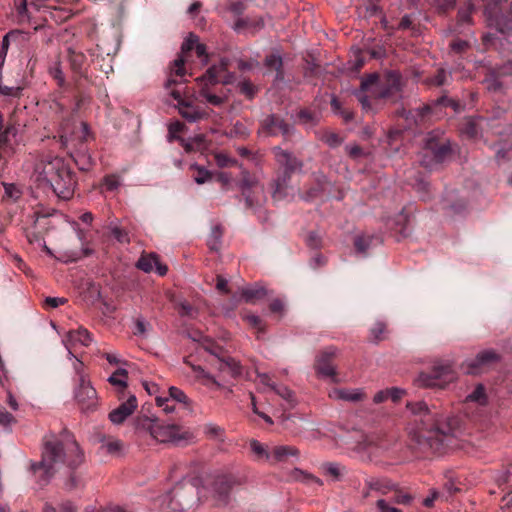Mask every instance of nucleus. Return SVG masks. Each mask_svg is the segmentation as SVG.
Returning <instances> with one entry per match:
<instances>
[{
  "mask_svg": "<svg viewBox=\"0 0 512 512\" xmlns=\"http://www.w3.org/2000/svg\"><path fill=\"white\" fill-rule=\"evenodd\" d=\"M198 484V479L179 483L164 497L163 503H166L167 509L172 512H183L192 508L205 496L203 492L208 491L216 505H224L229 500L232 488L240 485L241 480L232 474H218L207 481V487L199 490Z\"/></svg>",
  "mask_w": 512,
  "mask_h": 512,
  "instance_id": "obj_1",
  "label": "nucleus"
},
{
  "mask_svg": "<svg viewBox=\"0 0 512 512\" xmlns=\"http://www.w3.org/2000/svg\"><path fill=\"white\" fill-rule=\"evenodd\" d=\"M83 460V453L74 436L64 430L58 436L45 437L42 459L33 463L31 469L35 474H39L44 483H47L60 467L76 469Z\"/></svg>",
  "mask_w": 512,
  "mask_h": 512,
  "instance_id": "obj_2",
  "label": "nucleus"
},
{
  "mask_svg": "<svg viewBox=\"0 0 512 512\" xmlns=\"http://www.w3.org/2000/svg\"><path fill=\"white\" fill-rule=\"evenodd\" d=\"M407 408L415 415H422L421 427L416 434L417 443L423 450L442 453L453 442V436L458 425L456 418L442 421L436 417L426 403H407Z\"/></svg>",
  "mask_w": 512,
  "mask_h": 512,
  "instance_id": "obj_3",
  "label": "nucleus"
},
{
  "mask_svg": "<svg viewBox=\"0 0 512 512\" xmlns=\"http://www.w3.org/2000/svg\"><path fill=\"white\" fill-rule=\"evenodd\" d=\"M403 80L398 71L370 74L361 81L358 101L366 111H377L382 103H395L402 97Z\"/></svg>",
  "mask_w": 512,
  "mask_h": 512,
  "instance_id": "obj_4",
  "label": "nucleus"
},
{
  "mask_svg": "<svg viewBox=\"0 0 512 512\" xmlns=\"http://www.w3.org/2000/svg\"><path fill=\"white\" fill-rule=\"evenodd\" d=\"M36 180L46 184L63 200L74 195L76 175L60 157H45L35 166Z\"/></svg>",
  "mask_w": 512,
  "mask_h": 512,
  "instance_id": "obj_5",
  "label": "nucleus"
},
{
  "mask_svg": "<svg viewBox=\"0 0 512 512\" xmlns=\"http://www.w3.org/2000/svg\"><path fill=\"white\" fill-rule=\"evenodd\" d=\"M228 59H221L220 63L211 66L206 73L197 78V87L199 97L203 98L212 106H221L225 102V98L216 94L214 86L222 84H230L234 81V74L228 71Z\"/></svg>",
  "mask_w": 512,
  "mask_h": 512,
  "instance_id": "obj_6",
  "label": "nucleus"
},
{
  "mask_svg": "<svg viewBox=\"0 0 512 512\" xmlns=\"http://www.w3.org/2000/svg\"><path fill=\"white\" fill-rule=\"evenodd\" d=\"M135 430L139 433H147L153 439L161 443L177 441L185 438L186 431L183 427L174 423H164L158 418H150L145 415L138 416L134 421Z\"/></svg>",
  "mask_w": 512,
  "mask_h": 512,
  "instance_id": "obj_7",
  "label": "nucleus"
},
{
  "mask_svg": "<svg viewBox=\"0 0 512 512\" xmlns=\"http://www.w3.org/2000/svg\"><path fill=\"white\" fill-rule=\"evenodd\" d=\"M192 50H195L198 58L207 64L208 55L206 53V46L199 42L198 36L190 34L189 37L183 42L181 47V53L173 61L171 66L170 75L167 79L166 86L170 87L172 84H177L178 79L183 80L186 76L185 63Z\"/></svg>",
  "mask_w": 512,
  "mask_h": 512,
  "instance_id": "obj_8",
  "label": "nucleus"
},
{
  "mask_svg": "<svg viewBox=\"0 0 512 512\" xmlns=\"http://www.w3.org/2000/svg\"><path fill=\"white\" fill-rule=\"evenodd\" d=\"M450 141L445 137L430 133L424 139L420 163L423 167L433 169L452 155Z\"/></svg>",
  "mask_w": 512,
  "mask_h": 512,
  "instance_id": "obj_9",
  "label": "nucleus"
},
{
  "mask_svg": "<svg viewBox=\"0 0 512 512\" xmlns=\"http://www.w3.org/2000/svg\"><path fill=\"white\" fill-rule=\"evenodd\" d=\"M486 8L487 22L512 43V0H493Z\"/></svg>",
  "mask_w": 512,
  "mask_h": 512,
  "instance_id": "obj_10",
  "label": "nucleus"
},
{
  "mask_svg": "<svg viewBox=\"0 0 512 512\" xmlns=\"http://www.w3.org/2000/svg\"><path fill=\"white\" fill-rule=\"evenodd\" d=\"M183 80L178 79L177 84H172L167 89H170V95L177 101V108L180 115L188 122H197L206 119L209 116L208 111L197 102V98L188 96L179 88L182 86Z\"/></svg>",
  "mask_w": 512,
  "mask_h": 512,
  "instance_id": "obj_11",
  "label": "nucleus"
},
{
  "mask_svg": "<svg viewBox=\"0 0 512 512\" xmlns=\"http://www.w3.org/2000/svg\"><path fill=\"white\" fill-rule=\"evenodd\" d=\"M455 378L456 373L450 364H435L429 372H421L416 382L421 387L444 389Z\"/></svg>",
  "mask_w": 512,
  "mask_h": 512,
  "instance_id": "obj_12",
  "label": "nucleus"
},
{
  "mask_svg": "<svg viewBox=\"0 0 512 512\" xmlns=\"http://www.w3.org/2000/svg\"><path fill=\"white\" fill-rule=\"evenodd\" d=\"M202 345L206 351L218 358V368L221 372H227L233 378L242 374V366L240 363L234 358L226 356L223 347L218 345L214 340L206 337L204 338Z\"/></svg>",
  "mask_w": 512,
  "mask_h": 512,
  "instance_id": "obj_13",
  "label": "nucleus"
},
{
  "mask_svg": "<svg viewBox=\"0 0 512 512\" xmlns=\"http://www.w3.org/2000/svg\"><path fill=\"white\" fill-rule=\"evenodd\" d=\"M259 134L288 138L293 133V126L278 114H269L260 122Z\"/></svg>",
  "mask_w": 512,
  "mask_h": 512,
  "instance_id": "obj_14",
  "label": "nucleus"
},
{
  "mask_svg": "<svg viewBox=\"0 0 512 512\" xmlns=\"http://www.w3.org/2000/svg\"><path fill=\"white\" fill-rule=\"evenodd\" d=\"M83 363L77 359L74 368L79 375V385L75 391V399L81 406V409L88 410L96 403V390L90 385L85 377L80 373Z\"/></svg>",
  "mask_w": 512,
  "mask_h": 512,
  "instance_id": "obj_15",
  "label": "nucleus"
},
{
  "mask_svg": "<svg viewBox=\"0 0 512 512\" xmlns=\"http://www.w3.org/2000/svg\"><path fill=\"white\" fill-rule=\"evenodd\" d=\"M336 356V348L328 347L324 349L316 358L315 370L321 377L330 378L333 382H337L336 367L334 359Z\"/></svg>",
  "mask_w": 512,
  "mask_h": 512,
  "instance_id": "obj_16",
  "label": "nucleus"
},
{
  "mask_svg": "<svg viewBox=\"0 0 512 512\" xmlns=\"http://www.w3.org/2000/svg\"><path fill=\"white\" fill-rule=\"evenodd\" d=\"M499 360V356L492 350H485L477 354V356L466 362L465 371L467 374L478 375L496 364Z\"/></svg>",
  "mask_w": 512,
  "mask_h": 512,
  "instance_id": "obj_17",
  "label": "nucleus"
},
{
  "mask_svg": "<svg viewBox=\"0 0 512 512\" xmlns=\"http://www.w3.org/2000/svg\"><path fill=\"white\" fill-rule=\"evenodd\" d=\"M61 141L64 145H68L74 141L83 144L90 138V130L85 122H80L78 125L70 128L69 122L61 124Z\"/></svg>",
  "mask_w": 512,
  "mask_h": 512,
  "instance_id": "obj_18",
  "label": "nucleus"
},
{
  "mask_svg": "<svg viewBox=\"0 0 512 512\" xmlns=\"http://www.w3.org/2000/svg\"><path fill=\"white\" fill-rule=\"evenodd\" d=\"M275 161L277 163V170L280 172H287L288 174H294L297 170H300L303 166L301 160H299L294 154L283 150L281 147L276 146L272 149Z\"/></svg>",
  "mask_w": 512,
  "mask_h": 512,
  "instance_id": "obj_19",
  "label": "nucleus"
},
{
  "mask_svg": "<svg viewBox=\"0 0 512 512\" xmlns=\"http://www.w3.org/2000/svg\"><path fill=\"white\" fill-rule=\"evenodd\" d=\"M292 174L287 172H275V178L271 182V195L274 201H281L293 194L291 185Z\"/></svg>",
  "mask_w": 512,
  "mask_h": 512,
  "instance_id": "obj_20",
  "label": "nucleus"
},
{
  "mask_svg": "<svg viewBox=\"0 0 512 512\" xmlns=\"http://www.w3.org/2000/svg\"><path fill=\"white\" fill-rule=\"evenodd\" d=\"M91 333L84 327H80L76 330H70L63 338V344L70 356L75 357L73 350L76 349L77 345L89 346L92 343Z\"/></svg>",
  "mask_w": 512,
  "mask_h": 512,
  "instance_id": "obj_21",
  "label": "nucleus"
},
{
  "mask_svg": "<svg viewBox=\"0 0 512 512\" xmlns=\"http://www.w3.org/2000/svg\"><path fill=\"white\" fill-rule=\"evenodd\" d=\"M18 143V128L14 124H8L0 133V159L14 153Z\"/></svg>",
  "mask_w": 512,
  "mask_h": 512,
  "instance_id": "obj_22",
  "label": "nucleus"
},
{
  "mask_svg": "<svg viewBox=\"0 0 512 512\" xmlns=\"http://www.w3.org/2000/svg\"><path fill=\"white\" fill-rule=\"evenodd\" d=\"M242 193L245 197L246 206L251 209L261 206L264 200L262 187L246 178L243 179Z\"/></svg>",
  "mask_w": 512,
  "mask_h": 512,
  "instance_id": "obj_23",
  "label": "nucleus"
},
{
  "mask_svg": "<svg viewBox=\"0 0 512 512\" xmlns=\"http://www.w3.org/2000/svg\"><path fill=\"white\" fill-rule=\"evenodd\" d=\"M364 483L362 492L364 498L372 496V492L386 495L393 490V484L385 478L367 477Z\"/></svg>",
  "mask_w": 512,
  "mask_h": 512,
  "instance_id": "obj_24",
  "label": "nucleus"
},
{
  "mask_svg": "<svg viewBox=\"0 0 512 512\" xmlns=\"http://www.w3.org/2000/svg\"><path fill=\"white\" fill-rule=\"evenodd\" d=\"M137 399L134 395H130L128 399L122 402L116 409L109 413V419L114 424L123 423L137 408Z\"/></svg>",
  "mask_w": 512,
  "mask_h": 512,
  "instance_id": "obj_25",
  "label": "nucleus"
},
{
  "mask_svg": "<svg viewBox=\"0 0 512 512\" xmlns=\"http://www.w3.org/2000/svg\"><path fill=\"white\" fill-rule=\"evenodd\" d=\"M136 267L146 273L153 271L155 268L160 276L166 275L168 271L167 266L162 264L159 261L158 255L154 253L142 254L136 263Z\"/></svg>",
  "mask_w": 512,
  "mask_h": 512,
  "instance_id": "obj_26",
  "label": "nucleus"
},
{
  "mask_svg": "<svg viewBox=\"0 0 512 512\" xmlns=\"http://www.w3.org/2000/svg\"><path fill=\"white\" fill-rule=\"evenodd\" d=\"M299 451L294 446L280 445L272 448L269 463L286 462L291 457L297 458Z\"/></svg>",
  "mask_w": 512,
  "mask_h": 512,
  "instance_id": "obj_27",
  "label": "nucleus"
},
{
  "mask_svg": "<svg viewBox=\"0 0 512 512\" xmlns=\"http://www.w3.org/2000/svg\"><path fill=\"white\" fill-rule=\"evenodd\" d=\"M68 59L70 63V67L72 71L79 75L83 76L88 67L87 58L84 53L80 51H76L72 48L68 49Z\"/></svg>",
  "mask_w": 512,
  "mask_h": 512,
  "instance_id": "obj_28",
  "label": "nucleus"
},
{
  "mask_svg": "<svg viewBox=\"0 0 512 512\" xmlns=\"http://www.w3.org/2000/svg\"><path fill=\"white\" fill-rule=\"evenodd\" d=\"M380 242V238L376 235L361 234L354 238V248L358 254L366 256L368 250Z\"/></svg>",
  "mask_w": 512,
  "mask_h": 512,
  "instance_id": "obj_29",
  "label": "nucleus"
},
{
  "mask_svg": "<svg viewBox=\"0 0 512 512\" xmlns=\"http://www.w3.org/2000/svg\"><path fill=\"white\" fill-rule=\"evenodd\" d=\"M467 202L463 197H458L455 191H447L444 198V208L450 209L454 213H460L465 210Z\"/></svg>",
  "mask_w": 512,
  "mask_h": 512,
  "instance_id": "obj_30",
  "label": "nucleus"
},
{
  "mask_svg": "<svg viewBox=\"0 0 512 512\" xmlns=\"http://www.w3.org/2000/svg\"><path fill=\"white\" fill-rule=\"evenodd\" d=\"M264 64L268 70L276 72V81L284 79L283 61L280 55L274 53L267 55Z\"/></svg>",
  "mask_w": 512,
  "mask_h": 512,
  "instance_id": "obj_31",
  "label": "nucleus"
},
{
  "mask_svg": "<svg viewBox=\"0 0 512 512\" xmlns=\"http://www.w3.org/2000/svg\"><path fill=\"white\" fill-rule=\"evenodd\" d=\"M411 184L419 193L421 200L428 201L430 199V184L421 173H417L414 178V182Z\"/></svg>",
  "mask_w": 512,
  "mask_h": 512,
  "instance_id": "obj_32",
  "label": "nucleus"
},
{
  "mask_svg": "<svg viewBox=\"0 0 512 512\" xmlns=\"http://www.w3.org/2000/svg\"><path fill=\"white\" fill-rule=\"evenodd\" d=\"M249 447L251 452L254 454V459L256 461H270V453L271 451L267 446L260 443L258 440L251 439L249 441Z\"/></svg>",
  "mask_w": 512,
  "mask_h": 512,
  "instance_id": "obj_33",
  "label": "nucleus"
},
{
  "mask_svg": "<svg viewBox=\"0 0 512 512\" xmlns=\"http://www.w3.org/2000/svg\"><path fill=\"white\" fill-rule=\"evenodd\" d=\"M465 402L476 403L480 406L486 405L488 403V396L485 386L483 384H477L475 389L466 396Z\"/></svg>",
  "mask_w": 512,
  "mask_h": 512,
  "instance_id": "obj_34",
  "label": "nucleus"
},
{
  "mask_svg": "<svg viewBox=\"0 0 512 512\" xmlns=\"http://www.w3.org/2000/svg\"><path fill=\"white\" fill-rule=\"evenodd\" d=\"M329 396L335 399L357 402L363 399V393L358 390L335 389Z\"/></svg>",
  "mask_w": 512,
  "mask_h": 512,
  "instance_id": "obj_35",
  "label": "nucleus"
},
{
  "mask_svg": "<svg viewBox=\"0 0 512 512\" xmlns=\"http://www.w3.org/2000/svg\"><path fill=\"white\" fill-rule=\"evenodd\" d=\"M432 114V107L428 104H423L419 107L409 111L407 118H412L416 124L424 123Z\"/></svg>",
  "mask_w": 512,
  "mask_h": 512,
  "instance_id": "obj_36",
  "label": "nucleus"
},
{
  "mask_svg": "<svg viewBox=\"0 0 512 512\" xmlns=\"http://www.w3.org/2000/svg\"><path fill=\"white\" fill-rule=\"evenodd\" d=\"M193 371L196 373V377L202 381V383L211 389H220L221 384L209 373H207L201 366H192Z\"/></svg>",
  "mask_w": 512,
  "mask_h": 512,
  "instance_id": "obj_37",
  "label": "nucleus"
},
{
  "mask_svg": "<svg viewBox=\"0 0 512 512\" xmlns=\"http://www.w3.org/2000/svg\"><path fill=\"white\" fill-rule=\"evenodd\" d=\"M241 295L247 303H255L265 297L266 290L263 287H251L243 289Z\"/></svg>",
  "mask_w": 512,
  "mask_h": 512,
  "instance_id": "obj_38",
  "label": "nucleus"
},
{
  "mask_svg": "<svg viewBox=\"0 0 512 512\" xmlns=\"http://www.w3.org/2000/svg\"><path fill=\"white\" fill-rule=\"evenodd\" d=\"M320 140L330 148H336L343 143L344 138L336 132L325 130L321 133Z\"/></svg>",
  "mask_w": 512,
  "mask_h": 512,
  "instance_id": "obj_39",
  "label": "nucleus"
},
{
  "mask_svg": "<svg viewBox=\"0 0 512 512\" xmlns=\"http://www.w3.org/2000/svg\"><path fill=\"white\" fill-rule=\"evenodd\" d=\"M475 10L474 4L471 0H467L462 7L458 10V23L469 24L471 23V15Z\"/></svg>",
  "mask_w": 512,
  "mask_h": 512,
  "instance_id": "obj_40",
  "label": "nucleus"
},
{
  "mask_svg": "<svg viewBox=\"0 0 512 512\" xmlns=\"http://www.w3.org/2000/svg\"><path fill=\"white\" fill-rule=\"evenodd\" d=\"M242 319L246 321L250 327L255 329L258 334L265 333V323L259 316L245 312L242 314Z\"/></svg>",
  "mask_w": 512,
  "mask_h": 512,
  "instance_id": "obj_41",
  "label": "nucleus"
},
{
  "mask_svg": "<svg viewBox=\"0 0 512 512\" xmlns=\"http://www.w3.org/2000/svg\"><path fill=\"white\" fill-rule=\"evenodd\" d=\"M326 178L322 176L321 179H317V184L311 188H309L303 195L302 199L306 201H311L318 197L325 189Z\"/></svg>",
  "mask_w": 512,
  "mask_h": 512,
  "instance_id": "obj_42",
  "label": "nucleus"
},
{
  "mask_svg": "<svg viewBox=\"0 0 512 512\" xmlns=\"http://www.w3.org/2000/svg\"><path fill=\"white\" fill-rule=\"evenodd\" d=\"M127 376L128 372L125 369L119 368L109 377L108 381L113 386H118L121 390H124L127 387Z\"/></svg>",
  "mask_w": 512,
  "mask_h": 512,
  "instance_id": "obj_43",
  "label": "nucleus"
},
{
  "mask_svg": "<svg viewBox=\"0 0 512 512\" xmlns=\"http://www.w3.org/2000/svg\"><path fill=\"white\" fill-rule=\"evenodd\" d=\"M222 228L220 225H216L212 228L211 233L207 239V245L210 250L217 251L220 247V240L222 237Z\"/></svg>",
  "mask_w": 512,
  "mask_h": 512,
  "instance_id": "obj_44",
  "label": "nucleus"
},
{
  "mask_svg": "<svg viewBox=\"0 0 512 512\" xmlns=\"http://www.w3.org/2000/svg\"><path fill=\"white\" fill-rule=\"evenodd\" d=\"M272 390L285 401H287L290 407H293L296 404L294 392L287 386L275 384V387H273Z\"/></svg>",
  "mask_w": 512,
  "mask_h": 512,
  "instance_id": "obj_45",
  "label": "nucleus"
},
{
  "mask_svg": "<svg viewBox=\"0 0 512 512\" xmlns=\"http://www.w3.org/2000/svg\"><path fill=\"white\" fill-rule=\"evenodd\" d=\"M3 186L5 190L3 196L4 200L10 201L11 203H15L18 201V199H20L22 192L15 184L3 183Z\"/></svg>",
  "mask_w": 512,
  "mask_h": 512,
  "instance_id": "obj_46",
  "label": "nucleus"
},
{
  "mask_svg": "<svg viewBox=\"0 0 512 512\" xmlns=\"http://www.w3.org/2000/svg\"><path fill=\"white\" fill-rule=\"evenodd\" d=\"M191 169L194 171L192 177L198 184H204L212 177L211 172L205 169L204 167L195 165L191 166Z\"/></svg>",
  "mask_w": 512,
  "mask_h": 512,
  "instance_id": "obj_47",
  "label": "nucleus"
},
{
  "mask_svg": "<svg viewBox=\"0 0 512 512\" xmlns=\"http://www.w3.org/2000/svg\"><path fill=\"white\" fill-rule=\"evenodd\" d=\"M393 496L391 500L397 504L401 505H409L412 500L413 496L409 494L408 492L404 491L403 489H394L393 488Z\"/></svg>",
  "mask_w": 512,
  "mask_h": 512,
  "instance_id": "obj_48",
  "label": "nucleus"
},
{
  "mask_svg": "<svg viewBox=\"0 0 512 512\" xmlns=\"http://www.w3.org/2000/svg\"><path fill=\"white\" fill-rule=\"evenodd\" d=\"M168 398H170V402L176 401L180 404H187L188 397L186 394L177 387L171 386L168 390Z\"/></svg>",
  "mask_w": 512,
  "mask_h": 512,
  "instance_id": "obj_49",
  "label": "nucleus"
},
{
  "mask_svg": "<svg viewBox=\"0 0 512 512\" xmlns=\"http://www.w3.org/2000/svg\"><path fill=\"white\" fill-rule=\"evenodd\" d=\"M238 87L240 93L245 95L250 100L253 99L257 93L256 86L248 80L239 82Z\"/></svg>",
  "mask_w": 512,
  "mask_h": 512,
  "instance_id": "obj_50",
  "label": "nucleus"
},
{
  "mask_svg": "<svg viewBox=\"0 0 512 512\" xmlns=\"http://www.w3.org/2000/svg\"><path fill=\"white\" fill-rule=\"evenodd\" d=\"M43 512H77V509L70 501H65L59 505L58 510L51 504L46 503Z\"/></svg>",
  "mask_w": 512,
  "mask_h": 512,
  "instance_id": "obj_51",
  "label": "nucleus"
},
{
  "mask_svg": "<svg viewBox=\"0 0 512 512\" xmlns=\"http://www.w3.org/2000/svg\"><path fill=\"white\" fill-rule=\"evenodd\" d=\"M123 446V443L114 438H108L103 441L101 448L105 449L108 453L115 454L118 453Z\"/></svg>",
  "mask_w": 512,
  "mask_h": 512,
  "instance_id": "obj_52",
  "label": "nucleus"
},
{
  "mask_svg": "<svg viewBox=\"0 0 512 512\" xmlns=\"http://www.w3.org/2000/svg\"><path fill=\"white\" fill-rule=\"evenodd\" d=\"M102 186L107 191H115L120 186V177L115 174L106 175L103 178Z\"/></svg>",
  "mask_w": 512,
  "mask_h": 512,
  "instance_id": "obj_53",
  "label": "nucleus"
},
{
  "mask_svg": "<svg viewBox=\"0 0 512 512\" xmlns=\"http://www.w3.org/2000/svg\"><path fill=\"white\" fill-rule=\"evenodd\" d=\"M327 474L332 476L335 480H339L343 475L344 467L337 463H328L324 465Z\"/></svg>",
  "mask_w": 512,
  "mask_h": 512,
  "instance_id": "obj_54",
  "label": "nucleus"
},
{
  "mask_svg": "<svg viewBox=\"0 0 512 512\" xmlns=\"http://www.w3.org/2000/svg\"><path fill=\"white\" fill-rule=\"evenodd\" d=\"M229 135L231 137L246 138L249 135V131L243 123L236 122L230 129Z\"/></svg>",
  "mask_w": 512,
  "mask_h": 512,
  "instance_id": "obj_55",
  "label": "nucleus"
},
{
  "mask_svg": "<svg viewBox=\"0 0 512 512\" xmlns=\"http://www.w3.org/2000/svg\"><path fill=\"white\" fill-rule=\"evenodd\" d=\"M447 82V72L444 69L437 70L436 74L428 79V83L433 86H442Z\"/></svg>",
  "mask_w": 512,
  "mask_h": 512,
  "instance_id": "obj_56",
  "label": "nucleus"
},
{
  "mask_svg": "<svg viewBox=\"0 0 512 512\" xmlns=\"http://www.w3.org/2000/svg\"><path fill=\"white\" fill-rule=\"evenodd\" d=\"M331 106L334 109V111H337L341 114L342 118L346 123L353 120L354 113L345 109H341L340 103L336 99H332Z\"/></svg>",
  "mask_w": 512,
  "mask_h": 512,
  "instance_id": "obj_57",
  "label": "nucleus"
},
{
  "mask_svg": "<svg viewBox=\"0 0 512 512\" xmlns=\"http://www.w3.org/2000/svg\"><path fill=\"white\" fill-rule=\"evenodd\" d=\"M155 400L157 406L161 407L165 413H171L174 411L175 406L171 404L170 398L166 396H157Z\"/></svg>",
  "mask_w": 512,
  "mask_h": 512,
  "instance_id": "obj_58",
  "label": "nucleus"
},
{
  "mask_svg": "<svg viewBox=\"0 0 512 512\" xmlns=\"http://www.w3.org/2000/svg\"><path fill=\"white\" fill-rule=\"evenodd\" d=\"M67 302L66 298L63 297H47L44 301V307L47 309H54Z\"/></svg>",
  "mask_w": 512,
  "mask_h": 512,
  "instance_id": "obj_59",
  "label": "nucleus"
},
{
  "mask_svg": "<svg viewBox=\"0 0 512 512\" xmlns=\"http://www.w3.org/2000/svg\"><path fill=\"white\" fill-rule=\"evenodd\" d=\"M450 47L453 52L460 54L468 49L469 43L466 40L457 38L450 43Z\"/></svg>",
  "mask_w": 512,
  "mask_h": 512,
  "instance_id": "obj_60",
  "label": "nucleus"
},
{
  "mask_svg": "<svg viewBox=\"0 0 512 512\" xmlns=\"http://www.w3.org/2000/svg\"><path fill=\"white\" fill-rule=\"evenodd\" d=\"M386 330V325L382 322H377L372 328H371V335L373 337L374 341H380L384 339L382 334Z\"/></svg>",
  "mask_w": 512,
  "mask_h": 512,
  "instance_id": "obj_61",
  "label": "nucleus"
},
{
  "mask_svg": "<svg viewBox=\"0 0 512 512\" xmlns=\"http://www.w3.org/2000/svg\"><path fill=\"white\" fill-rule=\"evenodd\" d=\"M205 432L208 436L214 439H220L224 434V430L221 427L212 424L205 427Z\"/></svg>",
  "mask_w": 512,
  "mask_h": 512,
  "instance_id": "obj_62",
  "label": "nucleus"
},
{
  "mask_svg": "<svg viewBox=\"0 0 512 512\" xmlns=\"http://www.w3.org/2000/svg\"><path fill=\"white\" fill-rule=\"evenodd\" d=\"M228 9L230 12H232L234 15L239 16L243 14V12L246 9L245 3L242 0L238 1H232L228 5Z\"/></svg>",
  "mask_w": 512,
  "mask_h": 512,
  "instance_id": "obj_63",
  "label": "nucleus"
},
{
  "mask_svg": "<svg viewBox=\"0 0 512 512\" xmlns=\"http://www.w3.org/2000/svg\"><path fill=\"white\" fill-rule=\"evenodd\" d=\"M376 507L379 512H402V510L391 506L385 499H378L376 502Z\"/></svg>",
  "mask_w": 512,
  "mask_h": 512,
  "instance_id": "obj_64",
  "label": "nucleus"
}]
</instances>
